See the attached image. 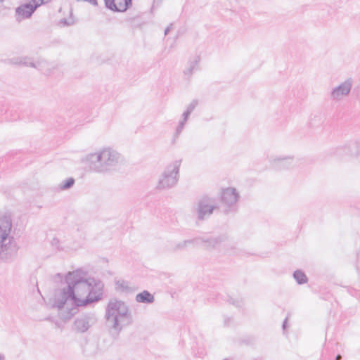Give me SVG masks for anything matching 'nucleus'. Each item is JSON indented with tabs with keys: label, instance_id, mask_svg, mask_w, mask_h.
<instances>
[{
	"label": "nucleus",
	"instance_id": "f257e3e1",
	"mask_svg": "<svg viewBox=\"0 0 360 360\" xmlns=\"http://www.w3.org/2000/svg\"><path fill=\"white\" fill-rule=\"evenodd\" d=\"M66 286L55 293L53 306L61 309L68 302L75 307H86L103 297L104 283L100 279L88 276L86 271L77 269L65 278Z\"/></svg>",
	"mask_w": 360,
	"mask_h": 360
},
{
	"label": "nucleus",
	"instance_id": "f03ea898",
	"mask_svg": "<svg viewBox=\"0 0 360 360\" xmlns=\"http://www.w3.org/2000/svg\"><path fill=\"white\" fill-rule=\"evenodd\" d=\"M107 323L112 328L120 332L122 326L132 323V315L129 306L122 300L111 299L105 307Z\"/></svg>",
	"mask_w": 360,
	"mask_h": 360
},
{
	"label": "nucleus",
	"instance_id": "7ed1b4c3",
	"mask_svg": "<svg viewBox=\"0 0 360 360\" xmlns=\"http://www.w3.org/2000/svg\"><path fill=\"white\" fill-rule=\"evenodd\" d=\"M120 160V155L111 148H104L97 153L89 154L86 162L91 171L104 173L116 166Z\"/></svg>",
	"mask_w": 360,
	"mask_h": 360
},
{
	"label": "nucleus",
	"instance_id": "20e7f679",
	"mask_svg": "<svg viewBox=\"0 0 360 360\" xmlns=\"http://www.w3.org/2000/svg\"><path fill=\"white\" fill-rule=\"evenodd\" d=\"M12 220L9 216L0 217V260L11 261L17 249L13 236L11 235Z\"/></svg>",
	"mask_w": 360,
	"mask_h": 360
},
{
	"label": "nucleus",
	"instance_id": "39448f33",
	"mask_svg": "<svg viewBox=\"0 0 360 360\" xmlns=\"http://www.w3.org/2000/svg\"><path fill=\"white\" fill-rule=\"evenodd\" d=\"M219 206L215 198L204 195L198 198L192 207V213L195 217L196 222L203 221L208 219Z\"/></svg>",
	"mask_w": 360,
	"mask_h": 360
},
{
	"label": "nucleus",
	"instance_id": "423d86ee",
	"mask_svg": "<svg viewBox=\"0 0 360 360\" xmlns=\"http://www.w3.org/2000/svg\"><path fill=\"white\" fill-rule=\"evenodd\" d=\"M181 160H175L169 164L159 178L157 188L167 190L174 187L179 179V169Z\"/></svg>",
	"mask_w": 360,
	"mask_h": 360
},
{
	"label": "nucleus",
	"instance_id": "0eeeda50",
	"mask_svg": "<svg viewBox=\"0 0 360 360\" xmlns=\"http://www.w3.org/2000/svg\"><path fill=\"white\" fill-rule=\"evenodd\" d=\"M240 198V194L236 188L229 187L223 189L220 198L223 212L226 214L236 212L238 210L237 202Z\"/></svg>",
	"mask_w": 360,
	"mask_h": 360
},
{
	"label": "nucleus",
	"instance_id": "6e6552de",
	"mask_svg": "<svg viewBox=\"0 0 360 360\" xmlns=\"http://www.w3.org/2000/svg\"><path fill=\"white\" fill-rule=\"evenodd\" d=\"M330 153L340 160H347L353 156L358 157L360 155V142L350 141L345 146L333 148Z\"/></svg>",
	"mask_w": 360,
	"mask_h": 360
},
{
	"label": "nucleus",
	"instance_id": "1a4fd4ad",
	"mask_svg": "<svg viewBox=\"0 0 360 360\" xmlns=\"http://www.w3.org/2000/svg\"><path fill=\"white\" fill-rule=\"evenodd\" d=\"M97 322V319L94 313H84L75 318L72 330L78 333H84L89 330Z\"/></svg>",
	"mask_w": 360,
	"mask_h": 360
},
{
	"label": "nucleus",
	"instance_id": "9d476101",
	"mask_svg": "<svg viewBox=\"0 0 360 360\" xmlns=\"http://www.w3.org/2000/svg\"><path fill=\"white\" fill-rule=\"evenodd\" d=\"M352 86V79H347L338 86L333 88L330 92V98L334 101H340L343 97L347 96Z\"/></svg>",
	"mask_w": 360,
	"mask_h": 360
},
{
	"label": "nucleus",
	"instance_id": "9b49d317",
	"mask_svg": "<svg viewBox=\"0 0 360 360\" xmlns=\"http://www.w3.org/2000/svg\"><path fill=\"white\" fill-rule=\"evenodd\" d=\"M294 157L291 155L271 157L270 163L276 170L288 169L292 167Z\"/></svg>",
	"mask_w": 360,
	"mask_h": 360
},
{
	"label": "nucleus",
	"instance_id": "f8f14e48",
	"mask_svg": "<svg viewBox=\"0 0 360 360\" xmlns=\"http://www.w3.org/2000/svg\"><path fill=\"white\" fill-rule=\"evenodd\" d=\"M11 63L14 65H23L25 66L34 68L42 72L44 74H49L48 71L44 70V68L47 65V63L45 60L34 63L32 58L29 57H15L11 59Z\"/></svg>",
	"mask_w": 360,
	"mask_h": 360
},
{
	"label": "nucleus",
	"instance_id": "ddd939ff",
	"mask_svg": "<svg viewBox=\"0 0 360 360\" xmlns=\"http://www.w3.org/2000/svg\"><path fill=\"white\" fill-rule=\"evenodd\" d=\"M105 7L114 12H124L132 4V0H103Z\"/></svg>",
	"mask_w": 360,
	"mask_h": 360
},
{
	"label": "nucleus",
	"instance_id": "4468645a",
	"mask_svg": "<svg viewBox=\"0 0 360 360\" xmlns=\"http://www.w3.org/2000/svg\"><path fill=\"white\" fill-rule=\"evenodd\" d=\"M224 236L218 237H197L199 239V244L203 243L207 249L215 248L219 244L224 241Z\"/></svg>",
	"mask_w": 360,
	"mask_h": 360
},
{
	"label": "nucleus",
	"instance_id": "2eb2a0df",
	"mask_svg": "<svg viewBox=\"0 0 360 360\" xmlns=\"http://www.w3.org/2000/svg\"><path fill=\"white\" fill-rule=\"evenodd\" d=\"M36 10L31 2L20 5L15 9L16 15L22 19L30 18Z\"/></svg>",
	"mask_w": 360,
	"mask_h": 360
},
{
	"label": "nucleus",
	"instance_id": "dca6fc26",
	"mask_svg": "<svg viewBox=\"0 0 360 360\" xmlns=\"http://www.w3.org/2000/svg\"><path fill=\"white\" fill-rule=\"evenodd\" d=\"M115 289L117 292L125 293H131L135 290L133 287L129 285L127 281L123 279H116L115 281Z\"/></svg>",
	"mask_w": 360,
	"mask_h": 360
},
{
	"label": "nucleus",
	"instance_id": "f3484780",
	"mask_svg": "<svg viewBox=\"0 0 360 360\" xmlns=\"http://www.w3.org/2000/svg\"><path fill=\"white\" fill-rule=\"evenodd\" d=\"M190 245H198L199 239H195V238L192 239L184 240L181 242H179L172 248V250L173 252L186 250L187 247Z\"/></svg>",
	"mask_w": 360,
	"mask_h": 360
},
{
	"label": "nucleus",
	"instance_id": "a211bd4d",
	"mask_svg": "<svg viewBox=\"0 0 360 360\" xmlns=\"http://www.w3.org/2000/svg\"><path fill=\"white\" fill-rule=\"evenodd\" d=\"M135 300L139 303L152 304L155 301L154 296L148 290L138 293Z\"/></svg>",
	"mask_w": 360,
	"mask_h": 360
},
{
	"label": "nucleus",
	"instance_id": "6ab92c4d",
	"mask_svg": "<svg viewBox=\"0 0 360 360\" xmlns=\"http://www.w3.org/2000/svg\"><path fill=\"white\" fill-rule=\"evenodd\" d=\"M200 58L199 56H195L193 60L189 61L188 67L184 71L185 75L191 76L194 70L198 69V65Z\"/></svg>",
	"mask_w": 360,
	"mask_h": 360
},
{
	"label": "nucleus",
	"instance_id": "aec40b11",
	"mask_svg": "<svg viewBox=\"0 0 360 360\" xmlns=\"http://www.w3.org/2000/svg\"><path fill=\"white\" fill-rule=\"evenodd\" d=\"M293 278L299 285L307 283L308 278L305 273L302 270H296L293 272Z\"/></svg>",
	"mask_w": 360,
	"mask_h": 360
},
{
	"label": "nucleus",
	"instance_id": "412c9836",
	"mask_svg": "<svg viewBox=\"0 0 360 360\" xmlns=\"http://www.w3.org/2000/svg\"><path fill=\"white\" fill-rule=\"evenodd\" d=\"M323 123V117L321 115H314L310 120L309 124L311 127H317Z\"/></svg>",
	"mask_w": 360,
	"mask_h": 360
},
{
	"label": "nucleus",
	"instance_id": "4be33fe9",
	"mask_svg": "<svg viewBox=\"0 0 360 360\" xmlns=\"http://www.w3.org/2000/svg\"><path fill=\"white\" fill-rule=\"evenodd\" d=\"M75 182V181L73 178H68L61 183V184L60 185V188L61 190H68L73 186Z\"/></svg>",
	"mask_w": 360,
	"mask_h": 360
},
{
	"label": "nucleus",
	"instance_id": "5701e85b",
	"mask_svg": "<svg viewBox=\"0 0 360 360\" xmlns=\"http://www.w3.org/2000/svg\"><path fill=\"white\" fill-rule=\"evenodd\" d=\"M229 303L233 304L236 307L240 308L243 305V300L242 299L233 298L229 297L228 299Z\"/></svg>",
	"mask_w": 360,
	"mask_h": 360
},
{
	"label": "nucleus",
	"instance_id": "b1692460",
	"mask_svg": "<svg viewBox=\"0 0 360 360\" xmlns=\"http://www.w3.org/2000/svg\"><path fill=\"white\" fill-rule=\"evenodd\" d=\"M198 104V100H193V101L188 105L186 111L192 113Z\"/></svg>",
	"mask_w": 360,
	"mask_h": 360
},
{
	"label": "nucleus",
	"instance_id": "393cba45",
	"mask_svg": "<svg viewBox=\"0 0 360 360\" xmlns=\"http://www.w3.org/2000/svg\"><path fill=\"white\" fill-rule=\"evenodd\" d=\"M32 4V7H34V9L36 10L39 6L44 4V0H31L30 1Z\"/></svg>",
	"mask_w": 360,
	"mask_h": 360
},
{
	"label": "nucleus",
	"instance_id": "a878e982",
	"mask_svg": "<svg viewBox=\"0 0 360 360\" xmlns=\"http://www.w3.org/2000/svg\"><path fill=\"white\" fill-rule=\"evenodd\" d=\"M51 243L53 247H55L58 250H60V248L59 247L60 241L57 238H53L52 239Z\"/></svg>",
	"mask_w": 360,
	"mask_h": 360
},
{
	"label": "nucleus",
	"instance_id": "bb28decb",
	"mask_svg": "<svg viewBox=\"0 0 360 360\" xmlns=\"http://www.w3.org/2000/svg\"><path fill=\"white\" fill-rule=\"evenodd\" d=\"M184 127L178 124V126H177V127L176 129L175 136H178L181 133V131L184 129Z\"/></svg>",
	"mask_w": 360,
	"mask_h": 360
},
{
	"label": "nucleus",
	"instance_id": "cd10ccee",
	"mask_svg": "<svg viewBox=\"0 0 360 360\" xmlns=\"http://www.w3.org/2000/svg\"><path fill=\"white\" fill-rule=\"evenodd\" d=\"M77 1H85V2H88L94 6H97L98 5V1L97 0H77Z\"/></svg>",
	"mask_w": 360,
	"mask_h": 360
},
{
	"label": "nucleus",
	"instance_id": "c85d7f7f",
	"mask_svg": "<svg viewBox=\"0 0 360 360\" xmlns=\"http://www.w3.org/2000/svg\"><path fill=\"white\" fill-rule=\"evenodd\" d=\"M191 114V112L186 110L182 114V119H184V121H187Z\"/></svg>",
	"mask_w": 360,
	"mask_h": 360
},
{
	"label": "nucleus",
	"instance_id": "c756f323",
	"mask_svg": "<svg viewBox=\"0 0 360 360\" xmlns=\"http://www.w3.org/2000/svg\"><path fill=\"white\" fill-rule=\"evenodd\" d=\"M287 322H288V318H285V319L283 321V324H282V328H283V331H285L286 330Z\"/></svg>",
	"mask_w": 360,
	"mask_h": 360
},
{
	"label": "nucleus",
	"instance_id": "7c9ffc66",
	"mask_svg": "<svg viewBox=\"0 0 360 360\" xmlns=\"http://www.w3.org/2000/svg\"><path fill=\"white\" fill-rule=\"evenodd\" d=\"M224 246L227 247V248H230L231 250H233L234 248V246L231 243H226L224 244Z\"/></svg>",
	"mask_w": 360,
	"mask_h": 360
},
{
	"label": "nucleus",
	"instance_id": "2f4dec72",
	"mask_svg": "<svg viewBox=\"0 0 360 360\" xmlns=\"http://www.w3.org/2000/svg\"><path fill=\"white\" fill-rule=\"evenodd\" d=\"M173 24L171 23L165 30V35H167L172 29Z\"/></svg>",
	"mask_w": 360,
	"mask_h": 360
},
{
	"label": "nucleus",
	"instance_id": "473e14b6",
	"mask_svg": "<svg viewBox=\"0 0 360 360\" xmlns=\"http://www.w3.org/2000/svg\"><path fill=\"white\" fill-rule=\"evenodd\" d=\"M61 23H63L65 25H70L71 23H70L66 18H63L60 21Z\"/></svg>",
	"mask_w": 360,
	"mask_h": 360
},
{
	"label": "nucleus",
	"instance_id": "72a5a7b5",
	"mask_svg": "<svg viewBox=\"0 0 360 360\" xmlns=\"http://www.w3.org/2000/svg\"><path fill=\"white\" fill-rule=\"evenodd\" d=\"M231 321V318H225L224 319V326H229V322Z\"/></svg>",
	"mask_w": 360,
	"mask_h": 360
},
{
	"label": "nucleus",
	"instance_id": "f704fd0d",
	"mask_svg": "<svg viewBox=\"0 0 360 360\" xmlns=\"http://www.w3.org/2000/svg\"><path fill=\"white\" fill-rule=\"evenodd\" d=\"M198 356L199 357H202L204 355H205V351L203 349H201V351H199L198 353Z\"/></svg>",
	"mask_w": 360,
	"mask_h": 360
},
{
	"label": "nucleus",
	"instance_id": "c9c22d12",
	"mask_svg": "<svg viewBox=\"0 0 360 360\" xmlns=\"http://www.w3.org/2000/svg\"><path fill=\"white\" fill-rule=\"evenodd\" d=\"M187 121H184V119H182L179 122V125H181L183 127L185 126L186 123Z\"/></svg>",
	"mask_w": 360,
	"mask_h": 360
},
{
	"label": "nucleus",
	"instance_id": "e433bc0d",
	"mask_svg": "<svg viewBox=\"0 0 360 360\" xmlns=\"http://www.w3.org/2000/svg\"><path fill=\"white\" fill-rule=\"evenodd\" d=\"M342 356L340 354H338L335 357V360H341Z\"/></svg>",
	"mask_w": 360,
	"mask_h": 360
},
{
	"label": "nucleus",
	"instance_id": "4c0bfd02",
	"mask_svg": "<svg viewBox=\"0 0 360 360\" xmlns=\"http://www.w3.org/2000/svg\"><path fill=\"white\" fill-rule=\"evenodd\" d=\"M225 253L231 254V252L229 249H227L225 250Z\"/></svg>",
	"mask_w": 360,
	"mask_h": 360
},
{
	"label": "nucleus",
	"instance_id": "58836bf2",
	"mask_svg": "<svg viewBox=\"0 0 360 360\" xmlns=\"http://www.w3.org/2000/svg\"><path fill=\"white\" fill-rule=\"evenodd\" d=\"M4 356L1 354H0V360H4Z\"/></svg>",
	"mask_w": 360,
	"mask_h": 360
}]
</instances>
